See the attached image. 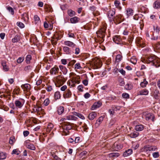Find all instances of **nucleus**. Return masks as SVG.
<instances>
[{
    "label": "nucleus",
    "mask_w": 160,
    "mask_h": 160,
    "mask_svg": "<svg viewBox=\"0 0 160 160\" xmlns=\"http://www.w3.org/2000/svg\"><path fill=\"white\" fill-rule=\"evenodd\" d=\"M139 132L134 131L131 132L129 135L131 138H135L137 137L139 135Z\"/></svg>",
    "instance_id": "nucleus-26"
},
{
    "label": "nucleus",
    "mask_w": 160,
    "mask_h": 160,
    "mask_svg": "<svg viewBox=\"0 0 160 160\" xmlns=\"http://www.w3.org/2000/svg\"><path fill=\"white\" fill-rule=\"evenodd\" d=\"M63 34V33L60 31H56L52 37V38L58 40L62 37Z\"/></svg>",
    "instance_id": "nucleus-6"
},
{
    "label": "nucleus",
    "mask_w": 160,
    "mask_h": 160,
    "mask_svg": "<svg viewBox=\"0 0 160 160\" xmlns=\"http://www.w3.org/2000/svg\"><path fill=\"white\" fill-rule=\"evenodd\" d=\"M41 108L38 106H34V108H33V112H38L40 111H41Z\"/></svg>",
    "instance_id": "nucleus-37"
},
{
    "label": "nucleus",
    "mask_w": 160,
    "mask_h": 160,
    "mask_svg": "<svg viewBox=\"0 0 160 160\" xmlns=\"http://www.w3.org/2000/svg\"><path fill=\"white\" fill-rule=\"evenodd\" d=\"M122 59V56L120 54H118L116 56V61L117 62H120Z\"/></svg>",
    "instance_id": "nucleus-44"
},
{
    "label": "nucleus",
    "mask_w": 160,
    "mask_h": 160,
    "mask_svg": "<svg viewBox=\"0 0 160 160\" xmlns=\"http://www.w3.org/2000/svg\"><path fill=\"white\" fill-rule=\"evenodd\" d=\"M49 100L48 98H46L43 104L46 106H48L49 103Z\"/></svg>",
    "instance_id": "nucleus-59"
},
{
    "label": "nucleus",
    "mask_w": 160,
    "mask_h": 160,
    "mask_svg": "<svg viewBox=\"0 0 160 160\" xmlns=\"http://www.w3.org/2000/svg\"><path fill=\"white\" fill-rule=\"evenodd\" d=\"M97 116V113L94 112H92L89 114L88 118L89 120H93Z\"/></svg>",
    "instance_id": "nucleus-19"
},
{
    "label": "nucleus",
    "mask_w": 160,
    "mask_h": 160,
    "mask_svg": "<svg viewBox=\"0 0 160 160\" xmlns=\"http://www.w3.org/2000/svg\"><path fill=\"white\" fill-rule=\"evenodd\" d=\"M113 41L116 43L118 44L120 43L121 39L119 36H115L113 38Z\"/></svg>",
    "instance_id": "nucleus-18"
},
{
    "label": "nucleus",
    "mask_w": 160,
    "mask_h": 160,
    "mask_svg": "<svg viewBox=\"0 0 160 160\" xmlns=\"http://www.w3.org/2000/svg\"><path fill=\"white\" fill-rule=\"evenodd\" d=\"M2 65L3 67V69L4 71L7 72L9 70L8 67L6 65V62L5 61H2Z\"/></svg>",
    "instance_id": "nucleus-20"
},
{
    "label": "nucleus",
    "mask_w": 160,
    "mask_h": 160,
    "mask_svg": "<svg viewBox=\"0 0 160 160\" xmlns=\"http://www.w3.org/2000/svg\"><path fill=\"white\" fill-rule=\"evenodd\" d=\"M53 128V125L52 123H49L47 126V130L50 132Z\"/></svg>",
    "instance_id": "nucleus-45"
},
{
    "label": "nucleus",
    "mask_w": 160,
    "mask_h": 160,
    "mask_svg": "<svg viewBox=\"0 0 160 160\" xmlns=\"http://www.w3.org/2000/svg\"><path fill=\"white\" fill-rule=\"evenodd\" d=\"M15 104L16 107L18 108H21L23 106V103L18 100H16L15 102Z\"/></svg>",
    "instance_id": "nucleus-21"
},
{
    "label": "nucleus",
    "mask_w": 160,
    "mask_h": 160,
    "mask_svg": "<svg viewBox=\"0 0 160 160\" xmlns=\"http://www.w3.org/2000/svg\"><path fill=\"white\" fill-rule=\"evenodd\" d=\"M15 138L13 137H11L10 138L9 143L10 144H12L15 142Z\"/></svg>",
    "instance_id": "nucleus-55"
},
{
    "label": "nucleus",
    "mask_w": 160,
    "mask_h": 160,
    "mask_svg": "<svg viewBox=\"0 0 160 160\" xmlns=\"http://www.w3.org/2000/svg\"><path fill=\"white\" fill-rule=\"evenodd\" d=\"M137 61V58L135 56H133L131 58V62L134 64H136Z\"/></svg>",
    "instance_id": "nucleus-38"
},
{
    "label": "nucleus",
    "mask_w": 160,
    "mask_h": 160,
    "mask_svg": "<svg viewBox=\"0 0 160 160\" xmlns=\"http://www.w3.org/2000/svg\"><path fill=\"white\" fill-rule=\"evenodd\" d=\"M32 58L31 56L30 55H28L26 58V61L27 63H29L30 62V60Z\"/></svg>",
    "instance_id": "nucleus-47"
},
{
    "label": "nucleus",
    "mask_w": 160,
    "mask_h": 160,
    "mask_svg": "<svg viewBox=\"0 0 160 160\" xmlns=\"http://www.w3.org/2000/svg\"><path fill=\"white\" fill-rule=\"evenodd\" d=\"M119 81L120 82V85L121 86H123L124 84V79L122 78H120L119 79Z\"/></svg>",
    "instance_id": "nucleus-56"
},
{
    "label": "nucleus",
    "mask_w": 160,
    "mask_h": 160,
    "mask_svg": "<svg viewBox=\"0 0 160 160\" xmlns=\"http://www.w3.org/2000/svg\"><path fill=\"white\" fill-rule=\"evenodd\" d=\"M133 10L131 8H128L126 10V14L128 17L133 15Z\"/></svg>",
    "instance_id": "nucleus-27"
},
{
    "label": "nucleus",
    "mask_w": 160,
    "mask_h": 160,
    "mask_svg": "<svg viewBox=\"0 0 160 160\" xmlns=\"http://www.w3.org/2000/svg\"><path fill=\"white\" fill-rule=\"evenodd\" d=\"M102 103L101 102L98 101L95 102L92 107V109L93 110L99 108L101 106Z\"/></svg>",
    "instance_id": "nucleus-11"
},
{
    "label": "nucleus",
    "mask_w": 160,
    "mask_h": 160,
    "mask_svg": "<svg viewBox=\"0 0 160 160\" xmlns=\"http://www.w3.org/2000/svg\"><path fill=\"white\" fill-rule=\"evenodd\" d=\"M144 128V125L141 124L136 125L135 126V129L137 131H141L143 130Z\"/></svg>",
    "instance_id": "nucleus-16"
},
{
    "label": "nucleus",
    "mask_w": 160,
    "mask_h": 160,
    "mask_svg": "<svg viewBox=\"0 0 160 160\" xmlns=\"http://www.w3.org/2000/svg\"><path fill=\"white\" fill-rule=\"evenodd\" d=\"M24 58L23 57H19L17 60V62L18 63H20L24 60Z\"/></svg>",
    "instance_id": "nucleus-57"
},
{
    "label": "nucleus",
    "mask_w": 160,
    "mask_h": 160,
    "mask_svg": "<svg viewBox=\"0 0 160 160\" xmlns=\"http://www.w3.org/2000/svg\"><path fill=\"white\" fill-rule=\"evenodd\" d=\"M132 152V149H128L123 153V156L125 157H127L131 155Z\"/></svg>",
    "instance_id": "nucleus-25"
},
{
    "label": "nucleus",
    "mask_w": 160,
    "mask_h": 160,
    "mask_svg": "<svg viewBox=\"0 0 160 160\" xmlns=\"http://www.w3.org/2000/svg\"><path fill=\"white\" fill-rule=\"evenodd\" d=\"M21 87L23 90L24 92H29L31 89V86L28 83L22 85L21 86Z\"/></svg>",
    "instance_id": "nucleus-7"
},
{
    "label": "nucleus",
    "mask_w": 160,
    "mask_h": 160,
    "mask_svg": "<svg viewBox=\"0 0 160 160\" xmlns=\"http://www.w3.org/2000/svg\"><path fill=\"white\" fill-rule=\"evenodd\" d=\"M123 17L121 15H118L114 18L113 20L117 21L118 23H120L122 21Z\"/></svg>",
    "instance_id": "nucleus-12"
},
{
    "label": "nucleus",
    "mask_w": 160,
    "mask_h": 160,
    "mask_svg": "<svg viewBox=\"0 0 160 160\" xmlns=\"http://www.w3.org/2000/svg\"><path fill=\"white\" fill-rule=\"evenodd\" d=\"M102 65V62L100 60L98 59L95 60L93 61V65L94 69L100 68Z\"/></svg>",
    "instance_id": "nucleus-5"
},
{
    "label": "nucleus",
    "mask_w": 160,
    "mask_h": 160,
    "mask_svg": "<svg viewBox=\"0 0 160 160\" xmlns=\"http://www.w3.org/2000/svg\"><path fill=\"white\" fill-rule=\"evenodd\" d=\"M152 156L154 158H157L159 156V152H155L152 153Z\"/></svg>",
    "instance_id": "nucleus-63"
},
{
    "label": "nucleus",
    "mask_w": 160,
    "mask_h": 160,
    "mask_svg": "<svg viewBox=\"0 0 160 160\" xmlns=\"http://www.w3.org/2000/svg\"><path fill=\"white\" fill-rule=\"evenodd\" d=\"M122 96L123 98H128L129 97V95L127 93H123L122 94Z\"/></svg>",
    "instance_id": "nucleus-61"
},
{
    "label": "nucleus",
    "mask_w": 160,
    "mask_h": 160,
    "mask_svg": "<svg viewBox=\"0 0 160 160\" xmlns=\"http://www.w3.org/2000/svg\"><path fill=\"white\" fill-rule=\"evenodd\" d=\"M73 114L74 115L77 116L82 119H84L85 118L82 115L78 112H74Z\"/></svg>",
    "instance_id": "nucleus-42"
},
{
    "label": "nucleus",
    "mask_w": 160,
    "mask_h": 160,
    "mask_svg": "<svg viewBox=\"0 0 160 160\" xmlns=\"http://www.w3.org/2000/svg\"><path fill=\"white\" fill-rule=\"evenodd\" d=\"M136 41L137 42L138 45H141V43H142L143 40L140 37L137 38L136 39Z\"/></svg>",
    "instance_id": "nucleus-41"
},
{
    "label": "nucleus",
    "mask_w": 160,
    "mask_h": 160,
    "mask_svg": "<svg viewBox=\"0 0 160 160\" xmlns=\"http://www.w3.org/2000/svg\"><path fill=\"white\" fill-rule=\"evenodd\" d=\"M159 92L158 90H155L153 93V97L154 98L158 99L159 98Z\"/></svg>",
    "instance_id": "nucleus-40"
},
{
    "label": "nucleus",
    "mask_w": 160,
    "mask_h": 160,
    "mask_svg": "<svg viewBox=\"0 0 160 160\" xmlns=\"http://www.w3.org/2000/svg\"><path fill=\"white\" fill-rule=\"evenodd\" d=\"M59 71L58 68L57 66H55L50 69V73L51 75H56L58 72Z\"/></svg>",
    "instance_id": "nucleus-9"
},
{
    "label": "nucleus",
    "mask_w": 160,
    "mask_h": 160,
    "mask_svg": "<svg viewBox=\"0 0 160 160\" xmlns=\"http://www.w3.org/2000/svg\"><path fill=\"white\" fill-rule=\"evenodd\" d=\"M65 94H63L64 97L65 98H70L71 97L72 93L69 89H67L65 92Z\"/></svg>",
    "instance_id": "nucleus-14"
},
{
    "label": "nucleus",
    "mask_w": 160,
    "mask_h": 160,
    "mask_svg": "<svg viewBox=\"0 0 160 160\" xmlns=\"http://www.w3.org/2000/svg\"><path fill=\"white\" fill-rule=\"evenodd\" d=\"M17 25L21 28H23L24 27V25L22 22H18L17 23Z\"/></svg>",
    "instance_id": "nucleus-48"
},
{
    "label": "nucleus",
    "mask_w": 160,
    "mask_h": 160,
    "mask_svg": "<svg viewBox=\"0 0 160 160\" xmlns=\"http://www.w3.org/2000/svg\"><path fill=\"white\" fill-rule=\"evenodd\" d=\"M72 129V126L69 124L63 125L62 127H60V132L63 135H68L69 130Z\"/></svg>",
    "instance_id": "nucleus-2"
},
{
    "label": "nucleus",
    "mask_w": 160,
    "mask_h": 160,
    "mask_svg": "<svg viewBox=\"0 0 160 160\" xmlns=\"http://www.w3.org/2000/svg\"><path fill=\"white\" fill-rule=\"evenodd\" d=\"M148 83V82L146 81V79H144L143 81L141 82L140 85L142 88H144L146 86Z\"/></svg>",
    "instance_id": "nucleus-34"
},
{
    "label": "nucleus",
    "mask_w": 160,
    "mask_h": 160,
    "mask_svg": "<svg viewBox=\"0 0 160 160\" xmlns=\"http://www.w3.org/2000/svg\"><path fill=\"white\" fill-rule=\"evenodd\" d=\"M108 16L109 18H110V20H113L115 17V12L113 10H110L108 12Z\"/></svg>",
    "instance_id": "nucleus-8"
},
{
    "label": "nucleus",
    "mask_w": 160,
    "mask_h": 160,
    "mask_svg": "<svg viewBox=\"0 0 160 160\" xmlns=\"http://www.w3.org/2000/svg\"><path fill=\"white\" fill-rule=\"evenodd\" d=\"M7 10L12 14L13 15L14 13V11L13 8L9 6L7 8Z\"/></svg>",
    "instance_id": "nucleus-51"
},
{
    "label": "nucleus",
    "mask_w": 160,
    "mask_h": 160,
    "mask_svg": "<svg viewBox=\"0 0 160 160\" xmlns=\"http://www.w3.org/2000/svg\"><path fill=\"white\" fill-rule=\"evenodd\" d=\"M149 148V146H145L143 147V151L144 152H148V151H150V150Z\"/></svg>",
    "instance_id": "nucleus-58"
},
{
    "label": "nucleus",
    "mask_w": 160,
    "mask_h": 160,
    "mask_svg": "<svg viewBox=\"0 0 160 160\" xmlns=\"http://www.w3.org/2000/svg\"><path fill=\"white\" fill-rule=\"evenodd\" d=\"M125 88L128 90H131L132 88V86L131 84L128 83L125 85Z\"/></svg>",
    "instance_id": "nucleus-43"
},
{
    "label": "nucleus",
    "mask_w": 160,
    "mask_h": 160,
    "mask_svg": "<svg viewBox=\"0 0 160 160\" xmlns=\"http://www.w3.org/2000/svg\"><path fill=\"white\" fill-rule=\"evenodd\" d=\"M148 90L145 89L139 91L138 95H147L148 94Z\"/></svg>",
    "instance_id": "nucleus-15"
},
{
    "label": "nucleus",
    "mask_w": 160,
    "mask_h": 160,
    "mask_svg": "<svg viewBox=\"0 0 160 160\" xmlns=\"http://www.w3.org/2000/svg\"><path fill=\"white\" fill-rule=\"evenodd\" d=\"M57 153V152L56 150H52L50 152L51 155L53 157L54 156L56 155V153Z\"/></svg>",
    "instance_id": "nucleus-53"
},
{
    "label": "nucleus",
    "mask_w": 160,
    "mask_h": 160,
    "mask_svg": "<svg viewBox=\"0 0 160 160\" xmlns=\"http://www.w3.org/2000/svg\"><path fill=\"white\" fill-rule=\"evenodd\" d=\"M54 98L55 100L59 99L61 98V95L60 92L59 91H57L54 93Z\"/></svg>",
    "instance_id": "nucleus-31"
},
{
    "label": "nucleus",
    "mask_w": 160,
    "mask_h": 160,
    "mask_svg": "<svg viewBox=\"0 0 160 160\" xmlns=\"http://www.w3.org/2000/svg\"><path fill=\"white\" fill-rule=\"evenodd\" d=\"M20 40V37L18 35H16L14 38L12 39V42L15 43L18 42Z\"/></svg>",
    "instance_id": "nucleus-30"
},
{
    "label": "nucleus",
    "mask_w": 160,
    "mask_h": 160,
    "mask_svg": "<svg viewBox=\"0 0 160 160\" xmlns=\"http://www.w3.org/2000/svg\"><path fill=\"white\" fill-rule=\"evenodd\" d=\"M146 119L147 120H148L151 118L152 119V121H154V116L153 115L152 113H149L147 114L145 116Z\"/></svg>",
    "instance_id": "nucleus-22"
},
{
    "label": "nucleus",
    "mask_w": 160,
    "mask_h": 160,
    "mask_svg": "<svg viewBox=\"0 0 160 160\" xmlns=\"http://www.w3.org/2000/svg\"><path fill=\"white\" fill-rule=\"evenodd\" d=\"M27 147L28 148L32 150H34L36 149L34 145L32 143H29L27 145Z\"/></svg>",
    "instance_id": "nucleus-35"
},
{
    "label": "nucleus",
    "mask_w": 160,
    "mask_h": 160,
    "mask_svg": "<svg viewBox=\"0 0 160 160\" xmlns=\"http://www.w3.org/2000/svg\"><path fill=\"white\" fill-rule=\"evenodd\" d=\"M106 28L105 27H103L98 31L96 34L98 37L100 38L101 39V42H103L104 40L103 38L104 37L106 33Z\"/></svg>",
    "instance_id": "nucleus-4"
},
{
    "label": "nucleus",
    "mask_w": 160,
    "mask_h": 160,
    "mask_svg": "<svg viewBox=\"0 0 160 160\" xmlns=\"http://www.w3.org/2000/svg\"><path fill=\"white\" fill-rule=\"evenodd\" d=\"M73 82L74 83L79 84L80 82V80H79L77 78H74L71 81Z\"/></svg>",
    "instance_id": "nucleus-62"
},
{
    "label": "nucleus",
    "mask_w": 160,
    "mask_h": 160,
    "mask_svg": "<svg viewBox=\"0 0 160 160\" xmlns=\"http://www.w3.org/2000/svg\"><path fill=\"white\" fill-rule=\"evenodd\" d=\"M34 19L35 23H39L40 22V18L37 15H35L34 16Z\"/></svg>",
    "instance_id": "nucleus-46"
},
{
    "label": "nucleus",
    "mask_w": 160,
    "mask_h": 160,
    "mask_svg": "<svg viewBox=\"0 0 160 160\" xmlns=\"http://www.w3.org/2000/svg\"><path fill=\"white\" fill-rule=\"evenodd\" d=\"M153 8L155 9H158L160 8V2L158 1H155L153 5Z\"/></svg>",
    "instance_id": "nucleus-23"
},
{
    "label": "nucleus",
    "mask_w": 160,
    "mask_h": 160,
    "mask_svg": "<svg viewBox=\"0 0 160 160\" xmlns=\"http://www.w3.org/2000/svg\"><path fill=\"white\" fill-rule=\"evenodd\" d=\"M46 89L47 91L51 92L53 90V88L52 86L51 85H48L46 88Z\"/></svg>",
    "instance_id": "nucleus-52"
},
{
    "label": "nucleus",
    "mask_w": 160,
    "mask_h": 160,
    "mask_svg": "<svg viewBox=\"0 0 160 160\" xmlns=\"http://www.w3.org/2000/svg\"><path fill=\"white\" fill-rule=\"evenodd\" d=\"M7 157V154L3 152H0V160L5 159Z\"/></svg>",
    "instance_id": "nucleus-32"
},
{
    "label": "nucleus",
    "mask_w": 160,
    "mask_h": 160,
    "mask_svg": "<svg viewBox=\"0 0 160 160\" xmlns=\"http://www.w3.org/2000/svg\"><path fill=\"white\" fill-rule=\"evenodd\" d=\"M103 119V117H100L97 120L96 122L95 123V125L96 126H98L100 123L102 122Z\"/></svg>",
    "instance_id": "nucleus-29"
},
{
    "label": "nucleus",
    "mask_w": 160,
    "mask_h": 160,
    "mask_svg": "<svg viewBox=\"0 0 160 160\" xmlns=\"http://www.w3.org/2000/svg\"><path fill=\"white\" fill-rule=\"evenodd\" d=\"M112 108L114 110H118L120 109V107L119 106H114L112 107Z\"/></svg>",
    "instance_id": "nucleus-64"
},
{
    "label": "nucleus",
    "mask_w": 160,
    "mask_h": 160,
    "mask_svg": "<svg viewBox=\"0 0 160 160\" xmlns=\"http://www.w3.org/2000/svg\"><path fill=\"white\" fill-rule=\"evenodd\" d=\"M64 111V108L63 107L60 106L58 108V113L59 115H61L62 113Z\"/></svg>",
    "instance_id": "nucleus-36"
},
{
    "label": "nucleus",
    "mask_w": 160,
    "mask_h": 160,
    "mask_svg": "<svg viewBox=\"0 0 160 160\" xmlns=\"http://www.w3.org/2000/svg\"><path fill=\"white\" fill-rule=\"evenodd\" d=\"M79 18L77 17H74L71 18L70 19V21L71 23H75L78 22Z\"/></svg>",
    "instance_id": "nucleus-24"
},
{
    "label": "nucleus",
    "mask_w": 160,
    "mask_h": 160,
    "mask_svg": "<svg viewBox=\"0 0 160 160\" xmlns=\"http://www.w3.org/2000/svg\"><path fill=\"white\" fill-rule=\"evenodd\" d=\"M146 62L148 63H151L152 65L154 66L156 68L160 66L159 60L154 55L148 56L146 58Z\"/></svg>",
    "instance_id": "nucleus-1"
},
{
    "label": "nucleus",
    "mask_w": 160,
    "mask_h": 160,
    "mask_svg": "<svg viewBox=\"0 0 160 160\" xmlns=\"http://www.w3.org/2000/svg\"><path fill=\"white\" fill-rule=\"evenodd\" d=\"M75 68V69H81L82 68L79 63H77L74 65Z\"/></svg>",
    "instance_id": "nucleus-54"
},
{
    "label": "nucleus",
    "mask_w": 160,
    "mask_h": 160,
    "mask_svg": "<svg viewBox=\"0 0 160 160\" xmlns=\"http://www.w3.org/2000/svg\"><path fill=\"white\" fill-rule=\"evenodd\" d=\"M64 53L67 54H70L71 53V50L70 48L67 46H64L62 48Z\"/></svg>",
    "instance_id": "nucleus-13"
},
{
    "label": "nucleus",
    "mask_w": 160,
    "mask_h": 160,
    "mask_svg": "<svg viewBox=\"0 0 160 160\" xmlns=\"http://www.w3.org/2000/svg\"><path fill=\"white\" fill-rule=\"evenodd\" d=\"M113 147L114 150L117 151L121 149L122 148V146L120 144H119L118 142H116L113 144Z\"/></svg>",
    "instance_id": "nucleus-17"
},
{
    "label": "nucleus",
    "mask_w": 160,
    "mask_h": 160,
    "mask_svg": "<svg viewBox=\"0 0 160 160\" xmlns=\"http://www.w3.org/2000/svg\"><path fill=\"white\" fill-rule=\"evenodd\" d=\"M68 15L71 17L73 16L75 14V12L71 9L68 10Z\"/></svg>",
    "instance_id": "nucleus-39"
},
{
    "label": "nucleus",
    "mask_w": 160,
    "mask_h": 160,
    "mask_svg": "<svg viewBox=\"0 0 160 160\" xmlns=\"http://www.w3.org/2000/svg\"><path fill=\"white\" fill-rule=\"evenodd\" d=\"M64 44L65 46H68L72 48L75 47L76 44L73 42L69 41H65L64 42Z\"/></svg>",
    "instance_id": "nucleus-10"
},
{
    "label": "nucleus",
    "mask_w": 160,
    "mask_h": 160,
    "mask_svg": "<svg viewBox=\"0 0 160 160\" xmlns=\"http://www.w3.org/2000/svg\"><path fill=\"white\" fill-rule=\"evenodd\" d=\"M111 157H117L119 156V154L118 152H113L110 154Z\"/></svg>",
    "instance_id": "nucleus-50"
},
{
    "label": "nucleus",
    "mask_w": 160,
    "mask_h": 160,
    "mask_svg": "<svg viewBox=\"0 0 160 160\" xmlns=\"http://www.w3.org/2000/svg\"><path fill=\"white\" fill-rule=\"evenodd\" d=\"M22 19L24 21H27L28 19V14L26 13H24L22 15Z\"/></svg>",
    "instance_id": "nucleus-33"
},
{
    "label": "nucleus",
    "mask_w": 160,
    "mask_h": 160,
    "mask_svg": "<svg viewBox=\"0 0 160 160\" xmlns=\"http://www.w3.org/2000/svg\"><path fill=\"white\" fill-rule=\"evenodd\" d=\"M118 71L123 76L126 74V72L122 69H119Z\"/></svg>",
    "instance_id": "nucleus-60"
},
{
    "label": "nucleus",
    "mask_w": 160,
    "mask_h": 160,
    "mask_svg": "<svg viewBox=\"0 0 160 160\" xmlns=\"http://www.w3.org/2000/svg\"><path fill=\"white\" fill-rule=\"evenodd\" d=\"M65 119L68 120H75L77 119V118L73 115H69L67 116L66 118H64Z\"/></svg>",
    "instance_id": "nucleus-28"
},
{
    "label": "nucleus",
    "mask_w": 160,
    "mask_h": 160,
    "mask_svg": "<svg viewBox=\"0 0 160 160\" xmlns=\"http://www.w3.org/2000/svg\"><path fill=\"white\" fill-rule=\"evenodd\" d=\"M55 84L57 87H59L66 82V80L62 76L59 75L55 78Z\"/></svg>",
    "instance_id": "nucleus-3"
},
{
    "label": "nucleus",
    "mask_w": 160,
    "mask_h": 160,
    "mask_svg": "<svg viewBox=\"0 0 160 160\" xmlns=\"http://www.w3.org/2000/svg\"><path fill=\"white\" fill-rule=\"evenodd\" d=\"M150 151H154L158 149L157 147L155 146H149Z\"/></svg>",
    "instance_id": "nucleus-49"
}]
</instances>
